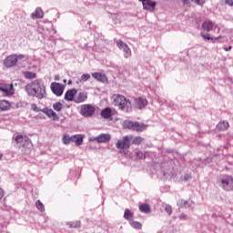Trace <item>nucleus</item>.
<instances>
[{
  "mask_svg": "<svg viewBox=\"0 0 233 233\" xmlns=\"http://www.w3.org/2000/svg\"><path fill=\"white\" fill-rule=\"evenodd\" d=\"M31 110L33 112H42L43 109L37 107V106L35 104H32L31 105Z\"/></svg>",
  "mask_w": 233,
  "mask_h": 233,
  "instance_id": "4c0bfd02",
  "label": "nucleus"
},
{
  "mask_svg": "<svg viewBox=\"0 0 233 233\" xmlns=\"http://www.w3.org/2000/svg\"><path fill=\"white\" fill-rule=\"evenodd\" d=\"M35 207L38 210H40V212H45V206L43 205V203L41 202V200H37L35 202Z\"/></svg>",
  "mask_w": 233,
  "mask_h": 233,
  "instance_id": "2f4dec72",
  "label": "nucleus"
},
{
  "mask_svg": "<svg viewBox=\"0 0 233 233\" xmlns=\"http://www.w3.org/2000/svg\"><path fill=\"white\" fill-rule=\"evenodd\" d=\"M43 15H45V14L43 13V10L39 7L35 9V13L31 14L32 19H41L43 18Z\"/></svg>",
  "mask_w": 233,
  "mask_h": 233,
  "instance_id": "412c9836",
  "label": "nucleus"
},
{
  "mask_svg": "<svg viewBox=\"0 0 233 233\" xmlns=\"http://www.w3.org/2000/svg\"><path fill=\"white\" fill-rule=\"evenodd\" d=\"M174 174V168L171 167L168 171H164V176H173Z\"/></svg>",
  "mask_w": 233,
  "mask_h": 233,
  "instance_id": "ea45409f",
  "label": "nucleus"
},
{
  "mask_svg": "<svg viewBox=\"0 0 233 233\" xmlns=\"http://www.w3.org/2000/svg\"><path fill=\"white\" fill-rule=\"evenodd\" d=\"M116 46L119 48V50H123L124 57H126V59H128V57L132 56V51L130 50V47H128V46L125 42L117 40Z\"/></svg>",
  "mask_w": 233,
  "mask_h": 233,
  "instance_id": "6e6552de",
  "label": "nucleus"
},
{
  "mask_svg": "<svg viewBox=\"0 0 233 233\" xmlns=\"http://www.w3.org/2000/svg\"><path fill=\"white\" fill-rule=\"evenodd\" d=\"M201 37H203V39H207V41H218V38H213V37H210V35L207 34H203L201 33L200 34Z\"/></svg>",
  "mask_w": 233,
  "mask_h": 233,
  "instance_id": "72a5a7b5",
  "label": "nucleus"
},
{
  "mask_svg": "<svg viewBox=\"0 0 233 233\" xmlns=\"http://www.w3.org/2000/svg\"><path fill=\"white\" fill-rule=\"evenodd\" d=\"M220 187L224 190H233V177L228 175H223L220 177Z\"/></svg>",
  "mask_w": 233,
  "mask_h": 233,
  "instance_id": "423d86ee",
  "label": "nucleus"
},
{
  "mask_svg": "<svg viewBox=\"0 0 233 233\" xmlns=\"http://www.w3.org/2000/svg\"><path fill=\"white\" fill-rule=\"evenodd\" d=\"M55 79H56V81H57V80L59 79V76H56L55 77Z\"/></svg>",
  "mask_w": 233,
  "mask_h": 233,
  "instance_id": "3c124183",
  "label": "nucleus"
},
{
  "mask_svg": "<svg viewBox=\"0 0 233 233\" xmlns=\"http://www.w3.org/2000/svg\"><path fill=\"white\" fill-rule=\"evenodd\" d=\"M0 159H3V154H0Z\"/></svg>",
  "mask_w": 233,
  "mask_h": 233,
  "instance_id": "603ef678",
  "label": "nucleus"
},
{
  "mask_svg": "<svg viewBox=\"0 0 233 233\" xmlns=\"http://www.w3.org/2000/svg\"><path fill=\"white\" fill-rule=\"evenodd\" d=\"M158 233H161V232H158Z\"/></svg>",
  "mask_w": 233,
  "mask_h": 233,
  "instance_id": "4d7b16f0",
  "label": "nucleus"
},
{
  "mask_svg": "<svg viewBox=\"0 0 233 233\" xmlns=\"http://www.w3.org/2000/svg\"><path fill=\"white\" fill-rule=\"evenodd\" d=\"M23 105H24L25 106H26V103L24 102Z\"/></svg>",
  "mask_w": 233,
  "mask_h": 233,
  "instance_id": "5fc2aeb1",
  "label": "nucleus"
},
{
  "mask_svg": "<svg viewBox=\"0 0 233 233\" xmlns=\"http://www.w3.org/2000/svg\"><path fill=\"white\" fill-rule=\"evenodd\" d=\"M115 17L116 19V23H121V18H117V15H115Z\"/></svg>",
  "mask_w": 233,
  "mask_h": 233,
  "instance_id": "8fccbe9b",
  "label": "nucleus"
},
{
  "mask_svg": "<svg viewBox=\"0 0 233 233\" xmlns=\"http://www.w3.org/2000/svg\"><path fill=\"white\" fill-rule=\"evenodd\" d=\"M135 103H136V107L138 108L139 110H141L142 108H145V106L148 105V101L141 97L136 98Z\"/></svg>",
  "mask_w": 233,
  "mask_h": 233,
  "instance_id": "4468645a",
  "label": "nucleus"
},
{
  "mask_svg": "<svg viewBox=\"0 0 233 233\" xmlns=\"http://www.w3.org/2000/svg\"><path fill=\"white\" fill-rule=\"evenodd\" d=\"M88 79H90V75L89 74H83L81 76H80V83H86V81H88Z\"/></svg>",
  "mask_w": 233,
  "mask_h": 233,
  "instance_id": "f704fd0d",
  "label": "nucleus"
},
{
  "mask_svg": "<svg viewBox=\"0 0 233 233\" xmlns=\"http://www.w3.org/2000/svg\"><path fill=\"white\" fill-rule=\"evenodd\" d=\"M71 143H75L76 147L83 145V137L81 135H74L71 137Z\"/></svg>",
  "mask_w": 233,
  "mask_h": 233,
  "instance_id": "6ab92c4d",
  "label": "nucleus"
},
{
  "mask_svg": "<svg viewBox=\"0 0 233 233\" xmlns=\"http://www.w3.org/2000/svg\"><path fill=\"white\" fill-rule=\"evenodd\" d=\"M109 139H110V135L101 134L96 137L89 138V141H97V143H108Z\"/></svg>",
  "mask_w": 233,
  "mask_h": 233,
  "instance_id": "ddd939ff",
  "label": "nucleus"
},
{
  "mask_svg": "<svg viewBox=\"0 0 233 233\" xmlns=\"http://www.w3.org/2000/svg\"><path fill=\"white\" fill-rule=\"evenodd\" d=\"M139 210H140V212H143L144 214H150V212H152V208H150V205H148V204L139 205Z\"/></svg>",
  "mask_w": 233,
  "mask_h": 233,
  "instance_id": "4be33fe9",
  "label": "nucleus"
},
{
  "mask_svg": "<svg viewBox=\"0 0 233 233\" xmlns=\"http://www.w3.org/2000/svg\"><path fill=\"white\" fill-rule=\"evenodd\" d=\"M10 106V104L8 101L2 100L0 101V112L1 110H8V107Z\"/></svg>",
  "mask_w": 233,
  "mask_h": 233,
  "instance_id": "a878e982",
  "label": "nucleus"
},
{
  "mask_svg": "<svg viewBox=\"0 0 233 233\" xmlns=\"http://www.w3.org/2000/svg\"><path fill=\"white\" fill-rule=\"evenodd\" d=\"M224 50H225L226 52H229V50H232V46H229L228 47H224Z\"/></svg>",
  "mask_w": 233,
  "mask_h": 233,
  "instance_id": "de8ad7c7",
  "label": "nucleus"
},
{
  "mask_svg": "<svg viewBox=\"0 0 233 233\" xmlns=\"http://www.w3.org/2000/svg\"><path fill=\"white\" fill-rule=\"evenodd\" d=\"M135 156L137 159H145L147 157L142 151L137 149L135 151Z\"/></svg>",
  "mask_w": 233,
  "mask_h": 233,
  "instance_id": "7c9ffc66",
  "label": "nucleus"
},
{
  "mask_svg": "<svg viewBox=\"0 0 233 233\" xmlns=\"http://www.w3.org/2000/svg\"><path fill=\"white\" fill-rule=\"evenodd\" d=\"M214 26L216 28V26L218 25H214V23H212V21L210 20L205 21L202 24V28L203 30H206V32H212V30L214 29Z\"/></svg>",
  "mask_w": 233,
  "mask_h": 233,
  "instance_id": "f3484780",
  "label": "nucleus"
},
{
  "mask_svg": "<svg viewBox=\"0 0 233 233\" xmlns=\"http://www.w3.org/2000/svg\"><path fill=\"white\" fill-rule=\"evenodd\" d=\"M68 225L71 228H79L81 227V221L69 222Z\"/></svg>",
  "mask_w": 233,
  "mask_h": 233,
  "instance_id": "473e14b6",
  "label": "nucleus"
},
{
  "mask_svg": "<svg viewBox=\"0 0 233 233\" xmlns=\"http://www.w3.org/2000/svg\"><path fill=\"white\" fill-rule=\"evenodd\" d=\"M53 108L56 112H61V110H63V104L61 102H56L53 104Z\"/></svg>",
  "mask_w": 233,
  "mask_h": 233,
  "instance_id": "cd10ccee",
  "label": "nucleus"
},
{
  "mask_svg": "<svg viewBox=\"0 0 233 233\" xmlns=\"http://www.w3.org/2000/svg\"><path fill=\"white\" fill-rule=\"evenodd\" d=\"M150 3V0H144L142 3L144 10H150V7H148V4Z\"/></svg>",
  "mask_w": 233,
  "mask_h": 233,
  "instance_id": "58836bf2",
  "label": "nucleus"
},
{
  "mask_svg": "<svg viewBox=\"0 0 233 233\" xmlns=\"http://www.w3.org/2000/svg\"><path fill=\"white\" fill-rule=\"evenodd\" d=\"M101 116L104 117V119H112V109L110 107H106L101 111Z\"/></svg>",
  "mask_w": 233,
  "mask_h": 233,
  "instance_id": "aec40b11",
  "label": "nucleus"
},
{
  "mask_svg": "<svg viewBox=\"0 0 233 233\" xmlns=\"http://www.w3.org/2000/svg\"><path fill=\"white\" fill-rule=\"evenodd\" d=\"M190 1H194V0H182V3L184 5H188L190 3Z\"/></svg>",
  "mask_w": 233,
  "mask_h": 233,
  "instance_id": "49530a36",
  "label": "nucleus"
},
{
  "mask_svg": "<svg viewBox=\"0 0 233 233\" xmlns=\"http://www.w3.org/2000/svg\"><path fill=\"white\" fill-rule=\"evenodd\" d=\"M124 128L135 130L136 132H143L147 128V125L139 122H132L130 120L124 121Z\"/></svg>",
  "mask_w": 233,
  "mask_h": 233,
  "instance_id": "39448f33",
  "label": "nucleus"
},
{
  "mask_svg": "<svg viewBox=\"0 0 233 233\" xmlns=\"http://www.w3.org/2000/svg\"><path fill=\"white\" fill-rule=\"evenodd\" d=\"M94 112H96V107L90 104L82 106L80 110V114H82L85 117H90V116L94 115Z\"/></svg>",
  "mask_w": 233,
  "mask_h": 233,
  "instance_id": "1a4fd4ad",
  "label": "nucleus"
},
{
  "mask_svg": "<svg viewBox=\"0 0 233 233\" xmlns=\"http://www.w3.org/2000/svg\"><path fill=\"white\" fill-rule=\"evenodd\" d=\"M92 77H94V79H96V81H99L100 83H107L108 81L105 74L98 73V72L93 73Z\"/></svg>",
  "mask_w": 233,
  "mask_h": 233,
  "instance_id": "2eb2a0df",
  "label": "nucleus"
},
{
  "mask_svg": "<svg viewBox=\"0 0 233 233\" xmlns=\"http://www.w3.org/2000/svg\"><path fill=\"white\" fill-rule=\"evenodd\" d=\"M88 99V93L79 92L75 95L74 103H85Z\"/></svg>",
  "mask_w": 233,
  "mask_h": 233,
  "instance_id": "f8f14e48",
  "label": "nucleus"
},
{
  "mask_svg": "<svg viewBox=\"0 0 233 233\" xmlns=\"http://www.w3.org/2000/svg\"><path fill=\"white\" fill-rule=\"evenodd\" d=\"M164 208L167 211V213L168 214V216L172 215V206H170L168 204H165Z\"/></svg>",
  "mask_w": 233,
  "mask_h": 233,
  "instance_id": "c9c22d12",
  "label": "nucleus"
},
{
  "mask_svg": "<svg viewBox=\"0 0 233 233\" xmlns=\"http://www.w3.org/2000/svg\"><path fill=\"white\" fill-rule=\"evenodd\" d=\"M177 205L178 207H184L185 208H188V207H190V203L187 200H178Z\"/></svg>",
  "mask_w": 233,
  "mask_h": 233,
  "instance_id": "c756f323",
  "label": "nucleus"
},
{
  "mask_svg": "<svg viewBox=\"0 0 233 233\" xmlns=\"http://www.w3.org/2000/svg\"><path fill=\"white\" fill-rule=\"evenodd\" d=\"M132 218H134V213H132L130 209H126L124 218L127 219V221H132Z\"/></svg>",
  "mask_w": 233,
  "mask_h": 233,
  "instance_id": "b1692460",
  "label": "nucleus"
},
{
  "mask_svg": "<svg viewBox=\"0 0 233 233\" xmlns=\"http://www.w3.org/2000/svg\"><path fill=\"white\" fill-rule=\"evenodd\" d=\"M147 6H148V8H155L156 7V2H152V1H150L149 0V3H148V5H147Z\"/></svg>",
  "mask_w": 233,
  "mask_h": 233,
  "instance_id": "79ce46f5",
  "label": "nucleus"
},
{
  "mask_svg": "<svg viewBox=\"0 0 233 233\" xmlns=\"http://www.w3.org/2000/svg\"><path fill=\"white\" fill-rule=\"evenodd\" d=\"M13 139L16 144V148H20L23 154H30V149L32 148L30 138L22 135H15Z\"/></svg>",
  "mask_w": 233,
  "mask_h": 233,
  "instance_id": "f03ea898",
  "label": "nucleus"
},
{
  "mask_svg": "<svg viewBox=\"0 0 233 233\" xmlns=\"http://www.w3.org/2000/svg\"><path fill=\"white\" fill-rule=\"evenodd\" d=\"M25 91L31 97H36L37 99H43L46 97V87L39 80H35L25 86Z\"/></svg>",
  "mask_w": 233,
  "mask_h": 233,
  "instance_id": "f257e3e1",
  "label": "nucleus"
},
{
  "mask_svg": "<svg viewBox=\"0 0 233 233\" xmlns=\"http://www.w3.org/2000/svg\"><path fill=\"white\" fill-rule=\"evenodd\" d=\"M43 114H46L48 117H53L54 121H57L59 119V116H57V114L54 112V110L49 109L48 107H46L42 109Z\"/></svg>",
  "mask_w": 233,
  "mask_h": 233,
  "instance_id": "dca6fc26",
  "label": "nucleus"
},
{
  "mask_svg": "<svg viewBox=\"0 0 233 233\" xmlns=\"http://www.w3.org/2000/svg\"><path fill=\"white\" fill-rule=\"evenodd\" d=\"M62 141L64 145H70V143H72V137L68 135H64L62 137Z\"/></svg>",
  "mask_w": 233,
  "mask_h": 233,
  "instance_id": "bb28decb",
  "label": "nucleus"
},
{
  "mask_svg": "<svg viewBox=\"0 0 233 233\" xmlns=\"http://www.w3.org/2000/svg\"><path fill=\"white\" fill-rule=\"evenodd\" d=\"M179 219H182V220L187 219V215H185V213H182V214L179 216Z\"/></svg>",
  "mask_w": 233,
  "mask_h": 233,
  "instance_id": "a18cd8bd",
  "label": "nucleus"
},
{
  "mask_svg": "<svg viewBox=\"0 0 233 233\" xmlns=\"http://www.w3.org/2000/svg\"><path fill=\"white\" fill-rule=\"evenodd\" d=\"M25 77H26V79H35V73L26 72L25 73Z\"/></svg>",
  "mask_w": 233,
  "mask_h": 233,
  "instance_id": "e433bc0d",
  "label": "nucleus"
},
{
  "mask_svg": "<svg viewBox=\"0 0 233 233\" xmlns=\"http://www.w3.org/2000/svg\"><path fill=\"white\" fill-rule=\"evenodd\" d=\"M134 136H126L123 137L122 139L116 142V148L119 150H125L127 148H130V141L133 139Z\"/></svg>",
  "mask_w": 233,
  "mask_h": 233,
  "instance_id": "0eeeda50",
  "label": "nucleus"
},
{
  "mask_svg": "<svg viewBox=\"0 0 233 233\" xmlns=\"http://www.w3.org/2000/svg\"><path fill=\"white\" fill-rule=\"evenodd\" d=\"M194 3L196 5H198L199 6H203V4L205 3V0H194Z\"/></svg>",
  "mask_w": 233,
  "mask_h": 233,
  "instance_id": "a19ab883",
  "label": "nucleus"
},
{
  "mask_svg": "<svg viewBox=\"0 0 233 233\" xmlns=\"http://www.w3.org/2000/svg\"><path fill=\"white\" fill-rule=\"evenodd\" d=\"M51 90H52L53 94L60 96H63V92H64L65 88L63 87V85H61L57 82H53V83H51Z\"/></svg>",
  "mask_w": 233,
  "mask_h": 233,
  "instance_id": "9b49d317",
  "label": "nucleus"
},
{
  "mask_svg": "<svg viewBox=\"0 0 233 233\" xmlns=\"http://www.w3.org/2000/svg\"><path fill=\"white\" fill-rule=\"evenodd\" d=\"M114 105L115 106H118V108L123 112H130V109L132 108V103L130 100L127 99V97L121 95L116 96Z\"/></svg>",
  "mask_w": 233,
  "mask_h": 233,
  "instance_id": "7ed1b4c3",
  "label": "nucleus"
},
{
  "mask_svg": "<svg viewBox=\"0 0 233 233\" xmlns=\"http://www.w3.org/2000/svg\"><path fill=\"white\" fill-rule=\"evenodd\" d=\"M76 94H77V90L76 89H70L66 91V93L65 94L66 101H74Z\"/></svg>",
  "mask_w": 233,
  "mask_h": 233,
  "instance_id": "a211bd4d",
  "label": "nucleus"
},
{
  "mask_svg": "<svg viewBox=\"0 0 233 233\" xmlns=\"http://www.w3.org/2000/svg\"><path fill=\"white\" fill-rule=\"evenodd\" d=\"M225 4L228 5V6H233V0H225Z\"/></svg>",
  "mask_w": 233,
  "mask_h": 233,
  "instance_id": "37998d69",
  "label": "nucleus"
},
{
  "mask_svg": "<svg viewBox=\"0 0 233 233\" xmlns=\"http://www.w3.org/2000/svg\"><path fill=\"white\" fill-rule=\"evenodd\" d=\"M0 92H3L5 96H14V85L0 84Z\"/></svg>",
  "mask_w": 233,
  "mask_h": 233,
  "instance_id": "9d476101",
  "label": "nucleus"
},
{
  "mask_svg": "<svg viewBox=\"0 0 233 233\" xmlns=\"http://www.w3.org/2000/svg\"><path fill=\"white\" fill-rule=\"evenodd\" d=\"M70 83H72V81H69L68 84L70 85Z\"/></svg>",
  "mask_w": 233,
  "mask_h": 233,
  "instance_id": "6e6d98bb",
  "label": "nucleus"
},
{
  "mask_svg": "<svg viewBox=\"0 0 233 233\" xmlns=\"http://www.w3.org/2000/svg\"><path fill=\"white\" fill-rule=\"evenodd\" d=\"M133 145H141L142 141H144V138L141 137H135L131 139Z\"/></svg>",
  "mask_w": 233,
  "mask_h": 233,
  "instance_id": "c85d7f7f",
  "label": "nucleus"
},
{
  "mask_svg": "<svg viewBox=\"0 0 233 233\" xmlns=\"http://www.w3.org/2000/svg\"><path fill=\"white\" fill-rule=\"evenodd\" d=\"M25 55H11L4 60V66L5 68H12L15 66L18 61H23Z\"/></svg>",
  "mask_w": 233,
  "mask_h": 233,
  "instance_id": "20e7f679",
  "label": "nucleus"
},
{
  "mask_svg": "<svg viewBox=\"0 0 233 233\" xmlns=\"http://www.w3.org/2000/svg\"><path fill=\"white\" fill-rule=\"evenodd\" d=\"M188 179H190V176L189 175H186L184 177V181H188Z\"/></svg>",
  "mask_w": 233,
  "mask_h": 233,
  "instance_id": "09e8293b",
  "label": "nucleus"
},
{
  "mask_svg": "<svg viewBox=\"0 0 233 233\" xmlns=\"http://www.w3.org/2000/svg\"><path fill=\"white\" fill-rule=\"evenodd\" d=\"M142 4L145 2V0H139Z\"/></svg>",
  "mask_w": 233,
  "mask_h": 233,
  "instance_id": "864d4df0",
  "label": "nucleus"
},
{
  "mask_svg": "<svg viewBox=\"0 0 233 233\" xmlns=\"http://www.w3.org/2000/svg\"><path fill=\"white\" fill-rule=\"evenodd\" d=\"M5 196V191L3 188L0 187V199H3V197Z\"/></svg>",
  "mask_w": 233,
  "mask_h": 233,
  "instance_id": "c03bdc74",
  "label": "nucleus"
},
{
  "mask_svg": "<svg viewBox=\"0 0 233 233\" xmlns=\"http://www.w3.org/2000/svg\"><path fill=\"white\" fill-rule=\"evenodd\" d=\"M228 127H230V126L228 125V123L227 121H221L218 124L217 128H218V130L223 131V130H228Z\"/></svg>",
  "mask_w": 233,
  "mask_h": 233,
  "instance_id": "5701e85b",
  "label": "nucleus"
},
{
  "mask_svg": "<svg viewBox=\"0 0 233 233\" xmlns=\"http://www.w3.org/2000/svg\"><path fill=\"white\" fill-rule=\"evenodd\" d=\"M129 225H131L133 228H137V230H141V228L143 227L140 222L135 220H130Z\"/></svg>",
  "mask_w": 233,
  "mask_h": 233,
  "instance_id": "393cba45",
  "label": "nucleus"
}]
</instances>
